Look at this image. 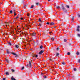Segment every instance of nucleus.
Listing matches in <instances>:
<instances>
[{
  "label": "nucleus",
  "mask_w": 80,
  "mask_h": 80,
  "mask_svg": "<svg viewBox=\"0 0 80 80\" xmlns=\"http://www.w3.org/2000/svg\"><path fill=\"white\" fill-rule=\"evenodd\" d=\"M62 10H63L64 12H66L67 11V10L66 8H65V7H64V6H62Z\"/></svg>",
  "instance_id": "f257e3e1"
},
{
  "label": "nucleus",
  "mask_w": 80,
  "mask_h": 80,
  "mask_svg": "<svg viewBox=\"0 0 80 80\" xmlns=\"http://www.w3.org/2000/svg\"><path fill=\"white\" fill-rule=\"evenodd\" d=\"M80 26H78L77 27V29L76 30V31L77 32H80Z\"/></svg>",
  "instance_id": "f03ea898"
},
{
  "label": "nucleus",
  "mask_w": 80,
  "mask_h": 80,
  "mask_svg": "<svg viewBox=\"0 0 80 80\" xmlns=\"http://www.w3.org/2000/svg\"><path fill=\"white\" fill-rule=\"evenodd\" d=\"M44 52V51L41 50L39 53V54H40V55H42V53H43Z\"/></svg>",
  "instance_id": "7ed1b4c3"
},
{
  "label": "nucleus",
  "mask_w": 80,
  "mask_h": 80,
  "mask_svg": "<svg viewBox=\"0 0 80 80\" xmlns=\"http://www.w3.org/2000/svg\"><path fill=\"white\" fill-rule=\"evenodd\" d=\"M32 57H35L36 58H37V57H38V55L34 54L33 53Z\"/></svg>",
  "instance_id": "20e7f679"
},
{
  "label": "nucleus",
  "mask_w": 80,
  "mask_h": 80,
  "mask_svg": "<svg viewBox=\"0 0 80 80\" xmlns=\"http://www.w3.org/2000/svg\"><path fill=\"white\" fill-rule=\"evenodd\" d=\"M51 40L52 41V42H53L54 41V40H55V37H52L51 38Z\"/></svg>",
  "instance_id": "39448f33"
},
{
  "label": "nucleus",
  "mask_w": 80,
  "mask_h": 80,
  "mask_svg": "<svg viewBox=\"0 0 80 80\" xmlns=\"http://www.w3.org/2000/svg\"><path fill=\"white\" fill-rule=\"evenodd\" d=\"M31 34L33 36V37H34L36 35V33L35 32H33L32 33H31Z\"/></svg>",
  "instance_id": "423d86ee"
},
{
  "label": "nucleus",
  "mask_w": 80,
  "mask_h": 80,
  "mask_svg": "<svg viewBox=\"0 0 80 80\" xmlns=\"http://www.w3.org/2000/svg\"><path fill=\"white\" fill-rule=\"evenodd\" d=\"M50 25H55V23L53 22H51L50 23Z\"/></svg>",
  "instance_id": "0eeeda50"
},
{
  "label": "nucleus",
  "mask_w": 80,
  "mask_h": 80,
  "mask_svg": "<svg viewBox=\"0 0 80 80\" xmlns=\"http://www.w3.org/2000/svg\"><path fill=\"white\" fill-rule=\"evenodd\" d=\"M11 78L12 80H16V79H15V78H13V76H12Z\"/></svg>",
  "instance_id": "6e6552de"
},
{
  "label": "nucleus",
  "mask_w": 80,
  "mask_h": 80,
  "mask_svg": "<svg viewBox=\"0 0 80 80\" xmlns=\"http://www.w3.org/2000/svg\"><path fill=\"white\" fill-rule=\"evenodd\" d=\"M6 62H7V63H8L10 62L9 61V60L7 59H6Z\"/></svg>",
  "instance_id": "1a4fd4ad"
},
{
  "label": "nucleus",
  "mask_w": 80,
  "mask_h": 80,
  "mask_svg": "<svg viewBox=\"0 0 80 80\" xmlns=\"http://www.w3.org/2000/svg\"><path fill=\"white\" fill-rule=\"evenodd\" d=\"M29 67H31V66H32L31 64V62H30V61L29 62Z\"/></svg>",
  "instance_id": "9d476101"
},
{
  "label": "nucleus",
  "mask_w": 80,
  "mask_h": 80,
  "mask_svg": "<svg viewBox=\"0 0 80 80\" xmlns=\"http://www.w3.org/2000/svg\"><path fill=\"white\" fill-rule=\"evenodd\" d=\"M66 8H70V6L69 5H67L66 6Z\"/></svg>",
  "instance_id": "9b49d317"
},
{
  "label": "nucleus",
  "mask_w": 80,
  "mask_h": 80,
  "mask_svg": "<svg viewBox=\"0 0 80 80\" xmlns=\"http://www.w3.org/2000/svg\"><path fill=\"white\" fill-rule=\"evenodd\" d=\"M5 74L6 75H9V73H8V72H6Z\"/></svg>",
  "instance_id": "f8f14e48"
},
{
  "label": "nucleus",
  "mask_w": 80,
  "mask_h": 80,
  "mask_svg": "<svg viewBox=\"0 0 80 80\" xmlns=\"http://www.w3.org/2000/svg\"><path fill=\"white\" fill-rule=\"evenodd\" d=\"M7 53H8V54H9V53H10V52H9V51H8V50H7Z\"/></svg>",
  "instance_id": "ddd939ff"
},
{
  "label": "nucleus",
  "mask_w": 80,
  "mask_h": 80,
  "mask_svg": "<svg viewBox=\"0 0 80 80\" xmlns=\"http://www.w3.org/2000/svg\"><path fill=\"white\" fill-rule=\"evenodd\" d=\"M36 5H37V6H38V5H40V3H39V2H37L36 3Z\"/></svg>",
  "instance_id": "4468645a"
},
{
  "label": "nucleus",
  "mask_w": 80,
  "mask_h": 80,
  "mask_svg": "<svg viewBox=\"0 0 80 80\" xmlns=\"http://www.w3.org/2000/svg\"><path fill=\"white\" fill-rule=\"evenodd\" d=\"M73 70L74 71V72H76V71H77V68H73Z\"/></svg>",
  "instance_id": "2eb2a0df"
},
{
  "label": "nucleus",
  "mask_w": 80,
  "mask_h": 80,
  "mask_svg": "<svg viewBox=\"0 0 80 80\" xmlns=\"http://www.w3.org/2000/svg\"><path fill=\"white\" fill-rule=\"evenodd\" d=\"M15 47L16 48H18V47H19V46H18V45H15Z\"/></svg>",
  "instance_id": "dca6fc26"
},
{
  "label": "nucleus",
  "mask_w": 80,
  "mask_h": 80,
  "mask_svg": "<svg viewBox=\"0 0 80 80\" xmlns=\"http://www.w3.org/2000/svg\"><path fill=\"white\" fill-rule=\"evenodd\" d=\"M76 54L77 55H79V54H80V52H77Z\"/></svg>",
  "instance_id": "f3484780"
},
{
  "label": "nucleus",
  "mask_w": 80,
  "mask_h": 80,
  "mask_svg": "<svg viewBox=\"0 0 80 80\" xmlns=\"http://www.w3.org/2000/svg\"><path fill=\"white\" fill-rule=\"evenodd\" d=\"M24 3V0H22V3L23 4Z\"/></svg>",
  "instance_id": "a211bd4d"
},
{
  "label": "nucleus",
  "mask_w": 80,
  "mask_h": 80,
  "mask_svg": "<svg viewBox=\"0 0 80 80\" xmlns=\"http://www.w3.org/2000/svg\"><path fill=\"white\" fill-rule=\"evenodd\" d=\"M15 57H18V55H17V54H15Z\"/></svg>",
  "instance_id": "6ab92c4d"
},
{
  "label": "nucleus",
  "mask_w": 80,
  "mask_h": 80,
  "mask_svg": "<svg viewBox=\"0 0 80 80\" xmlns=\"http://www.w3.org/2000/svg\"><path fill=\"white\" fill-rule=\"evenodd\" d=\"M10 13L11 14H12V13H13V11H12V10H11L10 12Z\"/></svg>",
  "instance_id": "aec40b11"
},
{
  "label": "nucleus",
  "mask_w": 80,
  "mask_h": 80,
  "mask_svg": "<svg viewBox=\"0 0 80 80\" xmlns=\"http://www.w3.org/2000/svg\"><path fill=\"white\" fill-rule=\"evenodd\" d=\"M40 48H41V49H42V48H43V46L41 45L40 46Z\"/></svg>",
  "instance_id": "412c9836"
},
{
  "label": "nucleus",
  "mask_w": 80,
  "mask_h": 80,
  "mask_svg": "<svg viewBox=\"0 0 80 80\" xmlns=\"http://www.w3.org/2000/svg\"><path fill=\"white\" fill-rule=\"evenodd\" d=\"M60 55V54H59V53H57L56 54V56H58V55Z\"/></svg>",
  "instance_id": "4be33fe9"
},
{
  "label": "nucleus",
  "mask_w": 80,
  "mask_h": 80,
  "mask_svg": "<svg viewBox=\"0 0 80 80\" xmlns=\"http://www.w3.org/2000/svg\"><path fill=\"white\" fill-rule=\"evenodd\" d=\"M19 17V15L18 14V15H17V18H16L17 19V18H18Z\"/></svg>",
  "instance_id": "5701e85b"
},
{
  "label": "nucleus",
  "mask_w": 80,
  "mask_h": 80,
  "mask_svg": "<svg viewBox=\"0 0 80 80\" xmlns=\"http://www.w3.org/2000/svg\"><path fill=\"white\" fill-rule=\"evenodd\" d=\"M11 53H12V55H15L16 54L15 53H14L13 52H11Z\"/></svg>",
  "instance_id": "b1692460"
},
{
  "label": "nucleus",
  "mask_w": 80,
  "mask_h": 80,
  "mask_svg": "<svg viewBox=\"0 0 80 80\" xmlns=\"http://www.w3.org/2000/svg\"><path fill=\"white\" fill-rule=\"evenodd\" d=\"M38 42H39L38 40H37V42H35V43H37V44H38Z\"/></svg>",
  "instance_id": "393cba45"
},
{
  "label": "nucleus",
  "mask_w": 80,
  "mask_h": 80,
  "mask_svg": "<svg viewBox=\"0 0 80 80\" xmlns=\"http://www.w3.org/2000/svg\"><path fill=\"white\" fill-rule=\"evenodd\" d=\"M34 7V5H32L30 7L31 8H33Z\"/></svg>",
  "instance_id": "a878e982"
},
{
  "label": "nucleus",
  "mask_w": 80,
  "mask_h": 80,
  "mask_svg": "<svg viewBox=\"0 0 80 80\" xmlns=\"http://www.w3.org/2000/svg\"><path fill=\"white\" fill-rule=\"evenodd\" d=\"M24 68H25V67H22V68L21 70H23L24 69Z\"/></svg>",
  "instance_id": "bb28decb"
},
{
  "label": "nucleus",
  "mask_w": 80,
  "mask_h": 80,
  "mask_svg": "<svg viewBox=\"0 0 80 80\" xmlns=\"http://www.w3.org/2000/svg\"><path fill=\"white\" fill-rule=\"evenodd\" d=\"M78 37H79V38H80V34H78L77 35Z\"/></svg>",
  "instance_id": "cd10ccee"
},
{
  "label": "nucleus",
  "mask_w": 80,
  "mask_h": 80,
  "mask_svg": "<svg viewBox=\"0 0 80 80\" xmlns=\"http://www.w3.org/2000/svg\"><path fill=\"white\" fill-rule=\"evenodd\" d=\"M46 24L47 25H50V23H49V22H47L46 23Z\"/></svg>",
  "instance_id": "c85d7f7f"
},
{
  "label": "nucleus",
  "mask_w": 80,
  "mask_h": 80,
  "mask_svg": "<svg viewBox=\"0 0 80 80\" xmlns=\"http://www.w3.org/2000/svg\"><path fill=\"white\" fill-rule=\"evenodd\" d=\"M39 22H41V23H42V21H41V19L39 18Z\"/></svg>",
  "instance_id": "c756f323"
},
{
  "label": "nucleus",
  "mask_w": 80,
  "mask_h": 80,
  "mask_svg": "<svg viewBox=\"0 0 80 80\" xmlns=\"http://www.w3.org/2000/svg\"><path fill=\"white\" fill-rule=\"evenodd\" d=\"M72 20L73 21V20H74V17L73 16L72 17Z\"/></svg>",
  "instance_id": "7c9ffc66"
},
{
  "label": "nucleus",
  "mask_w": 80,
  "mask_h": 80,
  "mask_svg": "<svg viewBox=\"0 0 80 80\" xmlns=\"http://www.w3.org/2000/svg\"><path fill=\"white\" fill-rule=\"evenodd\" d=\"M11 71L12 72H15V70L13 69H11Z\"/></svg>",
  "instance_id": "2f4dec72"
},
{
  "label": "nucleus",
  "mask_w": 80,
  "mask_h": 80,
  "mask_svg": "<svg viewBox=\"0 0 80 80\" xmlns=\"http://www.w3.org/2000/svg\"><path fill=\"white\" fill-rule=\"evenodd\" d=\"M8 44L9 45H12V43L11 42H9Z\"/></svg>",
  "instance_id": "473e14b6"
},
{
  "label": "nucleus",
  "mask_w": 80,
  "mask_h": 80,
  "mask_svg": "<svg viewBox=\"0 0 80 80\" xmlns=\"http://www.w3.org/2000/svg\"><path fill=\"white\" fill-rule=\"evenodd\" d=\"M14 16H15V15H17V13H16V12H14Z\"/></svg>",
  "instance_id": "72a5a7b5"
},
{
  "label": "nucleus",
  "mask_w": 80,
  "mask_h": 80,
  "mask_svg": "<svg viewBox=\"0 0 80 80\" xmlns=\"http://www.w3.org/2000/svg\"><path fill=\"white\" fill-rule=\"evenodd\" d=\"M52 7H50L49 8V10H52Z\"/></svg>",
  "instance_id": "f704fd0d"
},
{
  "label": "nucleus",
  "mask_w": 80,
  "mask_h": 80,
  "mask_svg": "<svg viewBox=\"0 0 80 80\" xmlns=\"http://www.w3.org/2000/svg\"><path fill=\"white\" fill-rule=\"evenodd\" d=\"M62 63L63 65H65V62H62Z\"/></svg>",
  "instance_id": "c9c22d12"
},
{
  "label": "nucleus",
  "mask_w": 80,
  "mask_h": 80,
  "mask_svg": "<svg viewBox=\"0 0 80 80\" xmlns=\"http://www.w3.org/2000/svg\"><path fill=\"white\" fill-rule=\"evenodd\" d=\"M68 55H70V52H68Z\"/></svg>",
  "instance_id": "e433bc0d"
},
{
  "label": "nucleus",
  "mask_w": 80,
  "mask_h": 80,
  "mask_svg": "<svg viewBox=\"0 0 80 80\" xmlns=\"http://www.w3.org/2000/svg\"><path fill=\"white\" fill-rule=\"evenodd\" d=\"M49 60H50V61H52V60H53V59H51L50 58H49Z\"/></svg>",
  "instance_id": "4c0bfd02"
},
{
  "label": "nucleus",
  "mask_w": 80,
  "mask_h": 80,
  "mask_svg": "<svg viewBox=\"0 0 80 80\" xmlns=\"http://www.w3.org/2000/svg\"><path fill=\"white\" fill-rule=\"evenodd\" d=\"M44 78H47V76H44Z\"/></svg>",
  "instance_id": "58836bf2"
},
{
  "label": "nucleus",
  "mask_w": 80,
  "mask_h": 80,
  "mask_svg": "<svg viewBox=\"0 0 80 80\" xmlns=\"http://www.w3.org/2000/svg\"><path fill=\"white\" fill-rule=\"evenodd\" d=\"M56 8H60V7L59 6H56Z\"/></svg>",
  "instance_id": "ea45409f"
},
{
  "label": "nucleus",
  "mask_w": 80,
  "mask_h": 80,
  "mask_svg": "<svg viewBox=\"0 0 80 80\" xmlns=\"http://www.w3.org/2000/svg\"><path fill=\"white\" fill-rule=\"evenodd\" d=\"M53 72V71L52 70H50L51 73H52V72Z\"/></svg>",
  "instance_id": "a19ab883"
},
{
  "label": "nucleus",
  "mask_w": 80,
  "mask_h": 80,
  "mask_svg": "<svg viewBox=\"0 0 80 80\" xmlns=\"http://www.w3.org/2000/svg\"><path fill=\"white\" fill-rule=\"evenodd\" d=\"M13 12L14 13V12H15V11H16L15 9H13Z\"/></svg>",
  "instance_id": "79ce46f5"
},
{
  "label": "nucleus",
  "mask_w": 80,
  "mask_h": 80,
  "mask_svg": "<svg viewBox=\"0 0 80 80\" xmlns=\"http://www.w3.org/2000/svg\"><path fill=\"white\" fill-rule=\"evenodd\" d=\"M78 63H80V59H78Z\"/></svg>",
  "instance_id": "37998d69"
},
{
  "label": "nucleus",
  "mask_w": 80,
  "mask_h": 80,
  "mask_svg": "<svg viewBox=\"0 0 80 80\" xmlns=\"http://www.w3.org/2000/svg\"><path fill=\"white\" fill-rule=\"evenodd\" d=\"M64 42H67V39H64Z\"/></svg>",
  "instance_id": "c03bdc74"
},
{
  "label": "nucleus",
  "mask_w": 80,
  "mask_h": 80,
  "mask_svg": "<svg viewBox=\"0 0 80 80\" xmlns=\"http://www.w3.org/2000/svg\"><path fill=\"white\" fill-rule=\"evenodd\" d=\"M59 49H60V48H57V50H59Z\"/></svg>",
  "instance_id": "a18cd8bd"
},
{
  "label": "nucleus",
  "mask_w": 80,
  "mask_h": 80,
  "mask_svg": "<svg viewBox=\"0 0 80 80\" xmlns=\"http://www.w3.org/2000/svg\"><path fill=\"white\" fill-rule=\"evenodd\" d=\"M63 27H64L65 28H66V27H67V26L65 25H64Z\"/></svg>",
  "instance_id": "49530a36"
},
{
  "label": "nucleus",
  "mask_w": 80,
  "mask_h": 80,
  "mask_svg": "<svg viewBox=\"0 0 80 80\" xmlns=\"http://www.w3.org/2000/svg\"><path fill=\"white\" fill-rule=\"evenodd\" d=\"M42 25V24H40V23H39V24L38 25L39 26H41Z\"/></svg>",
  "instance_id": "de8ad7c7"
},
{
  "label": "nucleus",
  "mask_w": 80,
  "mask_h": 80,
  "mask_svg": "<svg viewBox=\"0 0 80 80\" xmlns=\"http://www.w3.org/2000/svg\"><path fill=\"white\" fill-rule=\"evenodd\" d=\"M78 17H80V14H78Z\"/></svg>",
  "instance_id": "09e8293b"
},
{
  "label": "nucleus",
  "mask_w": 80,
  "mask_h": 80,
  "mask_svg": "<svg viewBox=\"0 0 80 80\" xmlns=\"http://www.w3.org/2000/svg\"><path fill=\"white\" fill-rule=\"evenodd\" d=\"M27 16H30V15L28 13Z\"/></svg>",
  "instance_id": "8fccbe9b"
},
{
  "label": "nucleus",
  "mask_w": 80,
  "mask_h": 80,
  "mask_svg": "<svg viewBox=\"0 0 80 80\" xmlns=\"http://www.w3.org/2000/svg\"><path fill=\"white\" fill-rule=\"evenodd\" d=\"M62 26L63 27V26H64V24L63 23H62Z\"/></svg>",
  "instance_id": "3c124183"
},
{
  "label": "nucleus",
  "mask_w": 80,
  "mask_h": 80,
  "mask_svg": "<svg viewBox=\"0 0 80 80\" xmlns=\"http://www.w3.org/2000/svg\"><path fill=\"white\" fill-rule=\"evenodd\" d=\"M67 75H68V76H70V74H67Z\"/></svg>",
  "instance_id": "603ef678"
},
{
  "label": "nucleus",
  "mask_w": 80,
  "mask_h": 80,
  "mask_svg": "<svg viewBox=\"0 0 80 80\" xmlns=\"http://www.w3.org/2000/svg\"><path fill=\"white\" fill-rule=\"evenodd\" d=\"M2 80H5V78H3L2 79Z\"/></svg>",
  "instance_id": "864d4df0"
},
{
  "label": "nucleus",
  "mask_w": 80,
  "mask_h": 80,
  "mask_svg": "<svg viewBox=\"0 0 80 80\" xmlns=\"http://www.w3.org/2000/svg\"><path fill=\"white\" fill-rule=\"evenodd\" d=\"M72 78H74V76H72Z\"/></svg>",
  "instance_id": "5fc2aeb1"
},
{
  "label": "nucleus",
  "mask_w": 80,
  "mask_h": 80,
  "mask_svg": "<svg viewBox=\"0 0 80 80\" xmlns=\"http://www.w3.org/2000/svg\"><path fill=\"white\" fill-rule=\"evenodd\" d=\"M52 33V32H49V33L50 34L51 33Z\"/></svg>",
  "instance_id": "6e6d98bb"
},
{
  "label": "nucleus",
  "mask_w": 80,
  "mask_h": 80,
  "mask_svg": "<svg viewBox=\"0 0 80 80\" xmlns=\"http://www.w3.org/2000/svg\"><path fill=\"white\" fill-rule=\"evenodd\" d=\"M21 20H23V18H21Z\"/></svg>",
  "instance_id": "4d7b16f0"
},
{
  "label": "nucleus",
  "mask_w": 80,
  "mask_h": 80,
  "mask_svg": "<svg viewBox=\"0 0 80 80\" xmlns=\"http://www.w3.org/2000/svg\"><path fill=\"white\" fill-rule=\"evenodd\" d=\"M72 45V44H70V43L69 44V45H70V46H71V45Z\"/></svg>",
  "instance_id": "13d9d810"
},
{
  "label": "nucleus",
  "mask_w": 80,
  "mask_h": 80,
  "mask_svg": "<svg viewBox=\"0 0 80 80\" xmlns=\"http://www.w3.org/2000/svg\"><path fill=\"white\" fill-rule=\"evenodd\" d=\"M6 23H7V25H8V23L7 22H6Z\"/></svg>",
  "instance_id": "bf43d9fd"
},
{
  "label": "nucleus",
  "mask_w": 80,
  "mask_h": 80,
  "mask_svg": "<svg viewBox=\"0 0 80 80\" xmlns=\"http://www.w3.org/2000/svg\"><path fill=\"white\" fill-rule=\"evenodd\" d=\"M33 42H34L35 43V41L33 40Z\"/></svg>",
  "instance_id": "052dcab7"
},
{
  "label": "nucleus",
  "mask_w": 80,
  "mask_h": 80,
  "mask_svg": "<svg viewBox=\"0 0 80 80\" xmlns=\"http://www.w3.org/2000/svg\"><path fill=\"white\" fill-rule=\"evenodd\" d=\"M54 28H55V29H56V27H54Z\"/></svg>",
  "instance_id": "680f3d73"
},
{
  "label": "nucleus",
  "mask_w": 80,
  "mask_h": 80,
  "mask_svg": "<svg viewBox=\"0 0 80 80\" xmlns=\"http://www.w3.org/2000/svg\"><path fill=\"white\" fill-rule=\"evenodd\" d=\"M27 67H28V64H27V65H26Z\"/></svg>",
  "instance_id": "e2e57ef3"
},
{
  "label": "nucleus",
  "mask_w": 80,
  "mask_h": 80,
  "mask_svg": "<svg viewBox=\"0 0 80 80\" xmlns=\"http://www.w3.org/2000/svg\"><path fill=\"white\" fill-rule=\"evenodd\" d=\"M48 2H50V0H48Z\"/></svg>",
  "instance_id": "0e129e2a"
},
{
  "label": "nucleus",
  "mask_w": 80,
  "mask_h": 80,
  "mask_svg": "<svg viewBox=\"0 0 80 80\" xmlns=\"http://www.w3.org/2000/svg\"><path fill=\"white\" fill-rule=\"evenodd\" d=\"M10 23H12V22H10Z\"/></svg>",
  "instance_id": "69168bd1"
},
{
  "label": "nucleus",
  "mask_w": 80,
  "mask_h": 80,
  "mask_svg": "<svg viewBox=\"0 0 80 80\" xmlns=\"http://www.w3.org/2000/svg\"><path fill=\"white\" fill-rule=\"evenodd\" d=\"M24 34L25 35H27V34H26L25 33H24Z\"/></svg>",
  "instance_id": "338daca9"
},
{
  "label": "nucleus",
  "mask_w": 80,
  "mask_h": 80,
  "mask_svg": "<svg viewBox=\"0 0 80 80\" xmlns=\"http://www.w3.org/2000/svg\"><path fill=\"white\" fill-rule=\"evenodd\" d=\"M56 73H57V74H58V73H57V72H56Z\"/></svg>",
  "instance_id": "774afa93"
}]
</instances>
